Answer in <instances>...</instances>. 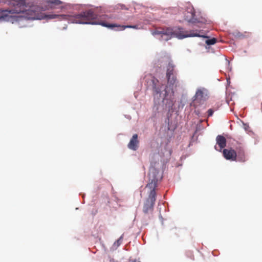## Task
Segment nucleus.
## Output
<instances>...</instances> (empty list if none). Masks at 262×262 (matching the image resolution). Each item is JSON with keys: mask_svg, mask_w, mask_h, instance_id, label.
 Segmentation results:
<instances>
[{"mask_svg": "<svg viewBox=\"0 0 262 262\" xmlns=\"http://www.w3.org/2000/svg\"><path fill=\"white\" fill-rule=\"evenodd\" d=\"M148 177L149 182L146 185V187L150 189V192L143 208V211L145 214L152 213L153 211L156 201V192L155 189L157 187L158 181L162 178L159 171L154 168L150 169Z\"/></svg>", "mask_w": 262, "mask_h": 262, "instance_id": "3", "label": "nucleus"}, {"mask_svg": "<svg viewBox=\"0 0 262 262\" xmlns=\"http://www.w3.org/2000/svg\"><path fill=\"white\" fill-rule=\"evenodd\" d=\"M217 42V39L215 38H212L211 39H208L205 41V43L207 45H213L215 44Z\"/></svg>", "mask_w": 262, "mask_h": 262, "instance_id": "12", "label": "nucleus"}, {"mask_svg": "<svg viewBox=\"0 0 262 262\" xmlns=\"http://www.w3.org/2000/svg\"><path fill=\"white\" fill-rule=\"evenodd\" d=\"M121 9H125V6H123H123H121ZM125 9H126L125 8Z\"/></svg>", "mask_w": 262, "mask_h": 262, "instance_id": "15", "label": "nucleus"}, {"mask_svg": "<svg viewBox=\"0 0 262 262\" xmlns=\"http://www.w3.org/2000/svg\"><path fill=\"white\" fill-rule=\"evenodd\" d=\"M214 112V111L213 109H212V108L209 109L207 111L208 117L212 116Z\"/></svg>", "mask_w": 262, "mask_h": 262, "instance_id": "13", "label": "nucleus"}, {"mask_svg": "<svg viewBox=\"0 0 262 262\" xmlns=\"http://www.w3.org/2000/svg\"><path fill=\"white\" fill-rule=\"evenodd\" d=\"M201 31H196L189 33L188 31H183L182 29H179L178 31H173L172 29L167 28L162 31H156L153 32L154 35H161L163 39L168 40L172 37H176L179 39H183L189 37H200L203 38H208V36L205 35L200 34Z\"/></svg>", "mask_w": 262, "mask_h": 262, "instance_id": "4", "label": "nucleus"}, {"mask_svg": "<svg viewBox=\"0 0 262 262\" xmlns=\"http://www.w3.org/2000/svg\"><path fill=\"white\" fill-rule=\"evenodd\" d=\"M47 2L55 6H58L62 3V2L59 0H47Z\"/></svg>", "mask_w": 262, "mask_h": 262, "instance_id": "11", "label": "nucleus"}, {"mask_svg": "<svg viewBox=\"0 0 262 262\" xmlns=\"http://www.w3.org/2000/svg\"><path fill=\"white\" fill-rule=\"evenodd\" d=\"M261 111H262V102H261Z\"/></svg>", "mask_w": 262, "mask_h": 262, "instance_id": "17", "label": "nucleus"}, {"mask_svg": "<svg viewBox=\"0 0 262 262\" xmlns=\"http://www.w3.org/2000/svg\"><path fill=\"white\" fill-rule=\"evenodd\" d=\"M206 90L204 88H201L197 90L195 95L193 97V103L195 105L196 103H201L204 101L206 99Z\"/></svg>", "mask_w": 262, "mask_h": 262, "instance_id": "6", "label": "nucleus"}, {"mask_svg": "<svg viewBox=\"0 0 262 262\" xmlns=\"http://www.w3.org/2000/svg\"><path fill=\"white\" fill-rule=\"evenodd\" d=\"M139 144V141L138 140V136L136 134H134L130 139V141L127 145V147L128 148L135 151L138 149Z\"/></svg>", "mask_w": 262, "mask_h": 262, "instance_id": "9", "label": "nucleus"}, {"mask_svg": "<svg viewBox=\"0 0 262 262\" xmlns=\"http://www.w3.org/2000/svg\"><path fill=\"white\" fill-rule=\"evenodd\" d=\"M122 238H123V236H121L120 237V238L117 241L116 243L117 244V245L119 246L120 245V244L121 243V242H122Z\"/></svg>", "mask_w": 262, "mask_h": 262, "instance_id": "14", "label": "nucleus"}, {"mask_svg": "<svg viewBox=\"0 0 262 262\" xmlns=\"http://www.w3.org/2000/svg\"><path fill=\"white\" fill-rule=\"evenodd\" d=\"M216 144L219 145L217 147L216 145L214 146V148L219 151H221L222 149L226 147V139L222 135H218L216 138Z\"/></svg>", "mask_w": 262, "mask_h": 262, "instance_id": "8", "label": "nucleus"}, {"mask_svg": "<svg viewBox=\"0 0 262 262\" xmlns=\"http://www.w3.org/2000/svg\"><path fill=\"white\" fill-rule=\"evenodd\" d=\"M167 84H158L157 79L152 80V89L155 98H162V102L169 109L171 108L176 101L174 89L177 86L178 81L174 74V67L169 64L166 71Z\"/></svg>", "mask_w": 262, "mask_h": 262, "instance_id": "2", "label": "nucleus"}, {"mask_svg": "<svg viewBox=\"0 0 262 262\" xmlns=\"http://www.w3.org/2000/svg\"><path fill=\"white\" fill-rule=\"evenodd\" d=\"M223 154L224 157L227 160H236V150H235L232 148L224 149L223 151Z\"/></svg>", "mask_w": 262, "mask_h": 262, "instance_id": "7", "label": "nucleus"}, {"mask_svg": "<svg viewBox=\"0 0 262 262\" xmlns=\"http://www.w3.org/2000/svg\"><path fill=\"white\" fill-rule=\"evenodd\" d=\"M236 160L241 162H245L247 161L246 156L245 155L244 148L239 146L238 147L236 148Z\"/></svg>", "mask_w": 262, "mask_h": 262, "instance_id": "10", "label": "nucleus"}, {"mask_svg": "<svg viewBox=\"0 0 262 262\" xmlns=\"http://www.w3.org/2000/svg\"><path fill=\"white\" fill-rule=\"evenodd\" d=\"M107 16L103 15L98 17L93 11L89 10L79 14L74 15L64 14H46L41 8L35 5H26V19H51L57 18L58 20H67L72 23L82 24L100 25L102 26L113 29L114 27H119L121 30L126 28L138 29L137 25H118L115 24H108L103 19H106Z\"/></svg>", "mask_w": 262, "mask_h": 262, "instance_id": "1", "label": "nucleus"}, {"mask_svg": "<svg viewBox=\"0 0 262 262\" xmlns=\"http://www.w3.org/2000/svg\"><path fill=\"white\" fill-rule=\"evenodd\" d=\"M194 9L192 6L188 3L187 10L184 14V20L192 24H204L206 20L203 18H197L195 17Z\"/></svg>", "mask_w": 262, "mask_h": 262, "instance_id": "5", "label": "nucleus"}, {"mask_svg": "<svg viewBox=\"0 0 262 262\" xmlns=\"http://www.w3.org/2000/svg\"><path fill=\"white\" fill-rule=\"evenodd\" d=\"M132 262H136V260H132Z\"/></svg>", "mask_w": 262, "mask_h": 262, "instance_id": "16", "label": "nucleus"}]
</instances>
